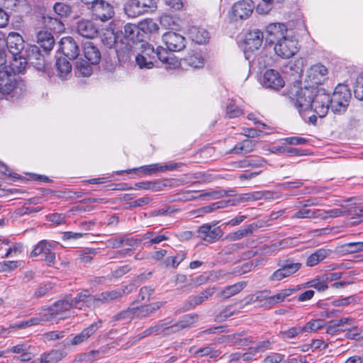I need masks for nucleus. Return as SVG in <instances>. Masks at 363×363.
<instances>
[{
	"label": "nucleus",
	"instance_id": "3c124183",
	"mask_svg": "<svg viewBox=\"0 0 363 363\" xmlns=\"http://www.w3.org/2000/svg\"><path fill=\"white\" fill-rule=\"evenodd\" d=\"M349 216L354 219L353 223H359L363 221V205L350 206Z\"/></svg>",
	"mask_w": 363,
	"mask_h": 363
},
{
	"label": "nucleus",
	"instance_id": "49530a36",
	"mask_svg": "<svg viewBox=\"0 0 363 363\" xmlns=\"http://www.w3.org/2000/svg\"><path fill=\"white\" fill-rule=\"evenodd\" d=\"M326 322L322 319H315L308 322L302 328L303 332H315L325 328Z\"/></svg>",
	"mask_w": 363,
	"mask_h": 363
},
{
	"label": "nucleus",
	"instance_id": "4be33fe9",
	"mask_svg": "<svg viewBox=\"0 0 363 363\" xmlns=\"http://www.w3.org/2000/svg\"><path fill=\"white\" fill-rule=\"evenodd\" d=\"M6 46L9 51L13 56H17L23 53V50L24 49V40L19 33L11 32L6 37Z\"/></svg>",
	"mask_w": 363,
	"mask_h": 363
},
{
	"label": "nucleus",
	"instance_id": "f03ea898",
	"mask_svg": "<svg viewBox=\"0 0 363 363\" xmlns=\"http://www.w3.org/2000/svg\"><path fill=\"white\" fill-rule=\"evenodd\" d=\"M315 87L314 85L301 87L300 83L296 82L288 88L287 95L300 114L302 111H309L315 94Z\"/></svg>",
	"mask_w": 363,
	"mask_h": 363
},
{
	"label": "nucleus",
	"instance_id": "cd10ccee",
	"mask_svg": "<svg viewBox=\"0 0 363 363\" xmlns=\"http://www.w3.org/2000/svg\"><path fill=\"white\" fill-rule=\"evenodd\" d=\"M169 51L168 49L167 50L161 46L155 49V55H157V65H158L159 62H161L164 65H169V67H175L178 65L177 59L172 54L169 53Z\"/></svg>",
	"mask_w": 363,
	"mask_h": 363
},
{
	"label": "nucleus",
	"instance_id": "7c9ffc66",
	"mask_svg": "<svg viewBox=\"0 0 363 363\" xmlns=\"http://www.w3.org/2000/svg\"><path fill=\"white\" fill-rule=\"evenodd\" d=\"M56 74L62 80L67 79L71 76L72 65L65 57L58 58L55 62Z\"/></svg>",
	"mask_w": 363,
	"mask_h": 363
},
{
	"label": "nucleus",
	"instance_id": "58836bf2",
	"mask_svg": "<svg viewBox=\"0 0 363 363\" xmlns=\"http://www.w3.org/2000/svg\"><path fill=\"white\" fill-rule=\"evenodd\" d=\"M184 64L194 68L202 67L204 65V59L199 52L189 53L182 59Z\"/></svg>",
	"mask_w": 363,
	"mask_h": 363
},
{
	"label": "nucleus",
	"instance_id": "f257e3e1",
	"mask_svg": "<svg viewBox=\"0 0 363 363\" xmlns=\"http://www.w3.org/2000/svg\"><path fill=\"white\" fill-rule=\"evenodd\" d=\"M26 91L25 82L16 74L0 69V95L6 99H18Z\"/></svg>",
	"mask_w": 363,
	"mask_h": 363
},
{
	"label": "nucleus",
	"instance_id": "7ed1b4c3",
	"mask_svg": "<svg viewBox=\"0 0 363 363\" xmlns=\"http://www.w3.org/2000/svg\"><path fill=\"white\" fill-rule=\"evenodd\" d=\"M83 53L84 59L76 62V69L83 77H89L93 72L92 66L99 63L101 55L99 49L92 42L84 44Z\"/></svg>",
	"mask_w": 363,
	"mask_h": 363
},
{
	"label": "nucleus",
	"instance_id": "6e6d98bb",
	"mask_svg": "<svg viewBox=\"0 0 363 363\" xmlns=\"http://www.w3.org/2000/svg\"><path fill=\"white\" fill-rule=\"evenodd\" d=\"M347 253H355L363 252V242H348L342 246Z\"/></svg>",
	"mask_w": 363,
	"mask_h": 363
},
{
	"label": "nucleus",
	"instance_id": "774afa93",
	"mask_svg": "<svg viewBox=\"0 0 363 363\" xmlns=\"http://www.w3.org/2000/svg\"><path fill=\"white\" fill-rule=\"evenodd\" d=\"M355 298H356L354 296H350L345 298H337L332 301V305L334 306H348L351 303L355 301Z\"/></svg>",
	"mask_w": 363,
	"mask_h": 363
},
{
	"label": "nucleus",
	"instance_id": "f3484780",
	"mask_svg": "<svg viewBox=\"0 0 363 363\" xmlns=\"http://www.w3.org/2000/svg\"><path fill=\"white\" fill-rule=\"evenodd\" d=\"M328 69L321 64L312 65L307 72V81L311 85L320 86L326 79Z\"/></svg>",
	"mask_w": 363,
	"mask_h": 363
},
{
	"label": "nucleus",
	"instance_id": "79ce46f5",
	"mask_svg": "<svg viewBox=\"0 0 363 363\" xmlns=\"http://www.w3.org/2000/svg\"><path fill=\"white\" fill-rule=\"evenodd\" d=\"M28 64V61L23 57V53L19 55V58H17L16 56H13V60L11 62L9 69H10L12 74L21 73L22 72L25 68L26 65Z\"/></svg>",
	"mask_w": 363,
	"mask_h": 363
},
{
	"label": "nucleus",
	"instance_id": "393cba45",
	"mask_svg": "<svg viewBox=\"0 0 363 363\" xmlns=\"http://www.w3.org/2000/svg\"><path fill=\"white\" fill-rule=\"evenodd\" d=\"M127 289L128 286H125L124 289H117L112 291H106L99 294L95 295L94 298H92L96 300V306H97L99 303H108L110 301L117 300L128 294V291H126Z\"/></svg>",
	"mask_w": 363,
	"mask_h": 363
},
{
	"label": "nucleus",
	"instance_id": "338daca9",
	"mask_svg": "<svg viewBox=\"0 0 363 363\" xmlns=\"http://www.w3.org/2000/svg\"><path fill=\"white\" fill-rule=\"evenodd\" d=\"M284 354L277 353V352H271L264 359V363H280L284 359Z\"/></svg>",
	"mask_w": 363,
	"mask_h": 363
},
{
	"label": "nucleus",
	"instance_id": "13d9d810",
	"mask_svg": "<svg viewBox=\"0 0 363 363\" xmlns=\"http://www.w3.org/2000/svg\"><path fill=\"white\" fill-rule=\"evenodd\" d=\"M42 210L41 207H31L23 206L15 211V213L18 216H23L25 215H29L34 213L39 212Z\"/></svg>",
	"mask_w": 363,
	"mask_h": 363
},
{
	"label": "nucleus",
	"instance_id": "39448f33",
	"mask_svg": "<svg viewBox=\"0 0 363 363\" xmlns=\"http://www.w3.org/2000/svg\"><path fill=\"white\" fill-rule=\"evenodd\" d=\"M23 57L36 69L49 73L50 64L48 61L46 56L42 53L38 46L35 45H27L25 50L23 52Z\"/></svg>",
	"mask_w": 363,
	"mask_h": 363
},
{
	"label": "nucleus",
	"instance_id": "4d7b16f0",
	"mask_svg": "<svg viewBox=\"0 0 363 363\" xmlns=\"http://www.w3.org/2000/svg\"><path fill=\"white\" fill-rule=\"evenodd\" d=\"M354 96L361 101H363V74H359L354 86Z\"/></svg>",
	"mask_w": 363,
	"mask_h": 363
},
{
	"label": "nucleus",
	"instance_id": "6ab92c4d",
	"mask_svg": "<svg viewBox=\"0 0 363 363\" xmlns=\"http://www.w3.org/2000/svg\"><path fill=\"white\" fill-rule=\"evenodd\" d=\"M180 164L178 163H170L165 165H160L159 164H151L149 165L141 166L138 168H133L132 169L127 170L126 172L130 173L132 172L139 171L145 175H151L157 172H163L167 170H174Z\"/></svg>",
	"mask_w": 363,
	"mask_h": 363
},
{
	"label": "nucleus",
	"instance_id": "423d86ee",
	"mask_svg": "<svg viewBox=\"0 0 363 363\" xmlns=\"http://www.w3.org/2000/svg\"><path fill=\"white\" fill-rule=\"evenodd\" d=\"M315 94L309 111H313L318 117H325L330 108V94L320 86H315Z\"/></svg>",
	"mask_w": 363,
	"mask_h": 363
},
{
	"label": "nucleus",
	"instance_id": "e433bc0d",
	"mask_svg": "<svg viewBox=\"0 0 363 363\" xmlns=\"http://www.w3.org/2000/svg\"><path fill=\"white\" fill-rule=\"evenodd\" d=\"M122 33L124 35L125 38L128 40L135 43L138 41H143L140 37V28L139 26L135 24L128 23L124 26L123 31Z\"/></svg>",
	"mask_w": 363,
	"mask_h": 363
},
{
	"label": "nucleus",
	"instance_id": "a19ab883",
	"mask_svg": "<svg viewBox=\"0 0 363 363\" xmlns=\"http://www.w3.org/2000/svg\"><path fill=\"white\" fill-rule=\"evenodd\" d=\"M303 287H313L317 291L321 292L328 289V285L324 278V276H318L314 279L303 284Z\"/></svg>",
	"mask_w": 363,
	"mask_h": 363
},
{
	"label": "nucleus",
	"instance_id": "aec40b11",
	"mask_svg": "<svg viewBox=\"0 0 363 363\" xmlns=\"http://www.w3.org/2000/svg\"><path fill=\"white\" fill-rule=\"evenodd\" d=\"M101 325L102 320L100 319L91 323L89 326L83 329L80 333L75 335L70 340V345L76 346L86 342L95 334L98 329L101 327Z\"/></svg>",
	"mask_w": 363,
	"mask_h": 363
},
{
	"label": "nucleus",
	"instance_id": "37998d69",
	"mask_svg": "<svg viewBox=\"0 0 363 363\" xmlns=\"http://www.w3.org/2000/svg\"><path fill=\"white\" fill-rule=\"evenodd\" d=\"M52 244L48 242L45 240H41L38 242V244L35 247V248L30 252L31 257H37L39 255L45 256L48 252H49L50 250L52 247Z\"/></svg>",
	"mask_w": 363,
	"mask_h": 363
},
{
	"label": "nucleus",
	"instance_id": "052dcab7",
	"mask_svg": "<svg viewBox=\"0 0 363 363\" xmlns=\"http://www.w3.org/2000/svg\"><path fill=\"white\" fill-rule=\"evenodd\" d=\"M325 327L326 328L325 333L327 334L335 335L338 334L339 333L344 331L343 329L339 327V325L337 324L335 320H330L328 323H326Z\"/></svg>",
	"mask_w": 363,
	"mask_h": 363
},
{
	"label": "nucleus",
	"instance_id": "e2e57ef3",
	"mask_svg": "<svg viewBox=\"0 0 363 363\" xmlns=\"http://www.w3.org/2000/svg\"><path fill=\"white\" fill-rule=\"evenodd\" d=\"M208 279V277L206 276L205 274H201L194 278L191 279L189 281L187 285L191 286L192 287H197L207 283Z\"/></svg>",
	"mask_w": 363,
	"mask_h": 363
},
{
	"label": "nucleus",
	"instance_id": "bb28decb",
	"mask_svg": "<svg viewBox=\"0 0 363 363\" xmlns=\"http://www.w3.org/2000/svg\"><path fill=\"white\" fill-rule=\"evenodd\" d=\"M36 38L38 44L43 49L45 54L48 56L55 45L53 35L47 30H40L38 33Z\"/></svg>",
	"mask_w": 363,
	"mask_h": 363
},
{
	"label": "nucleus",
	"instance_id": "b1692460",
	"mask_svg": "<svg viewBox=\"0 0 363 363\" xmlns=\"http://www.w3.org/2000/svg\"><path fill=\"white\" fill-rule=\"evenodd\" d=\"M254 8V2L252 0H242L234 4L233 13L236 18L245 19L252 14Z\"/></svg>",
	"mask_w": 363,
	"mask_h": 363
},
{
	"label": "nucleus",
	"instance_id": "1a4fd4ad",
	"mask_svg": "<svg viewBox=\"0 0 363 363\" xmlns=\"http://www.w3.org/2000/svg\"><path fill=\"white\" fill-rule=\"evenodd\" d=\"M156 56L154 47L146 42H143L141 51L135 57V62L140 69H152L159 67L157 65Z\"/></svg>",
	"mask_w": 363,
	"mask_h": 363
},
{
	"label": "nucleus",
	"instance_id": "c03bdc74",
	"mask_svg": "<svg viewBox=\"0 0 363 363\" xmlns=\"http://www.w3.org/2000/svg\"><path fill=\"white\" fill-rule=\"evenodd\" d=\"M320 210L312 211L311 209L303 208L299 209L294 215L291 216L292 218H319Z\"/></svg>",
	"mask_w": 363,
	"mask_h": 363
},
{
	"label": "nucleus",
	"instance_id": "a18cd8bd",
	"mask_svg": "<svg viewBox=\"0 0 363 363\" xmlns=\"http://www.w3.org/2000/svg\"><path fill=\"white\" fill-rule=\"evenodd\" d=\"M225 113L229 118H234L242 116L243 110L235 104L234 100L230 99L226 105Z\"/></svg>",
	"mask_w": 363,
	"mask_h": 363
},
{
	"label": "nucleus",
	"instance_id": "c756f323",
	"mask_svg": "<svg viewBox=\"0 0 363 363\" xmlns=\"http://www.w3.org/2000/svg\"><path fill=\"white\" fill-rule=\"evenodd\" d=\"M257 142L256 140L245 139L241 142L238 143L232 149L228 152L230 154L240 155L241 153H250L252 152Z\"/></svg>",
	"mask_w": 363,
	"mask_h": 363
},
{
	"label": "nucleus",
	"instance_id": "0e129e2a",
	"mask_svg": "<svg viewBox=\"0 0 363 363\" xmlns=\"http://www.w3.org/2000/svg\"><path fill=\"white\" fill-rule=\"evenodd\" d=\"M133 309H135V317L140 318H145L152 313L148 305L141 307H133Z\"/></svg>",
	"mask_w": 363,
	"mask_h": 363
},
{
	"label": "nucleus",
	"instance_id": "bf43d9fd",
	"mask_svg": "<svg viewBox=\"0 0 363 363\" xmlns=\"http://www.w3.org/2000/svg\"><path fill=\"white\" fill-rule=\"evenodd\" d=\"M135 311L133 308H128V309L123 311L113 317V320H121L125 319H133L135 317Z\"/></svg>",
	"mask_w": 363,
	"mask_h": 363
},
{
	"label": "nucleus",
	"instance_id": "20e7f679",
	"mask_svg": "<svg viewBox=\"0 0 363 363\" xmlns=\"http://www.w3.org/2000/svg\"><path fill=\"white\" fill-rule=\"evenodd\" d=\"M351 91L347 85L338 84L333 95H330V108L335 113L341 114L347 111L351 99Z\"/></svg>",
	"mask_w": 363,
	"mask_h": 363
},
{
	"label": "nucleus",
	"instance_id": "5701e85b",
	"mask_svg": "<svg viewBox=\"0 0 363 363\" xmlns=\"http://www.w3.org/2000/svg\"><path fill=\"white\" fill-rule=\"evenodd\" d=\"M263 85L267 88L278 90L284 86V81L279 72L270 69L264 74Z\"/></svg>",
	"mask_w": 363,
	"mask_h": 363
},
{
	"label": "nucleus",
	"instance_id": "09e8293b",
	"mask_svg": "<svg viewBox=\"0 0 363 363\" xmlns=\"http://www.w3.org/2000/svg\"><path fill=\"white\" fill-rule=\"evenodd\" d=\"M53 9L58 16L60 17H68L72 12V7L62 2H57L53 6Z\"/></svg>",
	"mask_w": 363,
	"mask_h": 363
},
{
	"label": "nucleus",
	"instance_id": "8fccbe9b",
	"mask_svg": "<svg viewBox=\"0 0 363 363\" xmlns=\"http://www.w3.org/2000/svg\"><path fill=\"white\" fill-rule=\"evenodd\" d=\"M164 327V324H157L152 327H150L145 330L143 332L138 334L133 337L134 342L140 341V340L150 336L152 334H157Z\"/></svg>",
	"mask_w": 363,
	"mask_h": 363
},
{
	"label": "nucleus",
	"instance_id": "f704fd0d",
	"mask_svg": "<svg viewBox=\"0 0 363 363\" xmlns=\"http://www.w3.org/2000/svg\"><path fill=\"white\" fill-rule=\"evenodd\" d=\"M332 251L328 249L320 248L309 255L306 260L308 267H314L328 257Z\"/></svg>",
	"mask_w": 363,
	"mask_h": 363
},
{
	"label": "nucleus",
	"instance_id": "de8ad7c7",
	"mask_svg": "<svg viewBox=\"0 0 363 363\" xmlns=\"http://www.w3.org/2000/svg\"><path fill=\"white\" fill-rule=\"evenodd\" d=\"M62 358V353L58 350H52L48 353H44L40 357V363H57Z\"/></svg>",
	"mask_w": 363,
	"mask_h": 363
},
{
	"label": "nucleus",
	"instance_id": "2eb2a0df",
	"mask_svg": "<svg viewBox=\"0 0 363 363\" xmlns=\"http://www.w3.org/2000/svg\"><path fill=\"white\" fill-rule=\"evenodd\" d=\"M216 291V287H208L196 296H190L183 303L182 308L189 311L211 298Z\"/></svg>",
	"mask_w": 363,
	"mask_h": 363
},
{
	"label": "nucleus",
	"instance_id": "4c0bfd02",
	"mask_svg": "<svg viewBox=\"0 0 363 363\" xmlns=\"http://www.w3.org/2000/svg\"><path fill=\"white\" fill-rule=\"evenodd\" d=\"M247 285L245 281L238 282L224 287L218 294L222 298H228L240 292Z\"/></svg>",
	"mask_w": 363,
	"mask_h": 363
},
{
	"label": "nucleus",
	"instance_id": "9d476101",
	"mask_svg": "<svg viewBox=\"0 0 363 363\" xmlns=\"http://www.w3.org/2000/svg\"><path fill=\"white\" fill-rule=\"evenodd\" d=\"M274 49L278 56L288 59L298 52V41L294 37L286 35L274 43Z\"/></svg>",
	"mask_w": 363,
	"mask_h": 363
},
{
	"label": "nucleus",
	"instance_id": "f8f14e48",
	"mask_svg": "<svg viewBox=\"0 0 363 363\" xmlns=\"http://www.w3.org/2000/svg\"><path fill=\"white\" fill-rule=\"evenodd\" d=\"M162 41L170 52H179L186 48V39L182 35L168 31L162 35Z\"/></svg>",
	"mask_w": 363,
	"mask_h": 363
},
{
	"label": "nucleus",
	"instance_id": "2f4dec72",
	"mask_svg": "<svg viewBox=\"0 0 363 363\" xmlns=\"http://www.w3.org/2000/svg\"><path fill=\"white\" fill-rule=\"evenodd\" d=\"M189 34L191 40L198 44L206 43L209 38L208 32L200 27H191L189 30Z\"/></svg>",
	"mask_w": 363,
	"mask_h": 363
},
{
	"label": "nucleus",
	"instance_id": "dca6fc26",
	"mask_svg": "<svg viewBox=\"0 0 363 363\" xmlns=\"http://www.w3.org/2000/svg\"><path fill=\"white\" fill-rule=\"evenodd\" d=\"M60 49L64 55L69 60L76 59L79 55V47L71 36L62 38L60 41Z\"/></svg>",
	"mask_w": 363,
	"mask_h": 363
},
{
	"label": "nucleus",
	"instance_id": "5fc2aeb1",
	"mask_svg": "<svg viewBox=\"0 0 363 363\" xmlns=\"http://www.w3.org/2000/svg\"><path fill=\"white\" fill-rule=\"evenodd\" d=\"M140 28V30L143 32L152 33L155 30H158V26L156 23L153 21L152 19H145L143 21L140 22L138 25Z\"/></svg>",
	"mask_w": 363,
	"mask_h": 363
},
{
	"label": "nucleus",
	"instance_id": "a211bd4d",
	"mask_svg": "<svg viewBox=\"0 0 363 363\" xmlns=\"http://www.w3.org/2000/svg\"><path fill=\"white\" fill-rule=\"evenodd\" d=\"M72 302L69 301L68 297L58 300L50 306L48 308L45 309L47 317L49 320L55 319L58 315H60L72 308Z\"/></svg>",
	"mask_w": 363,
	"mask_h": 363
},
{
	"label": "nucleus",
	"instance_id": "9b49d317",
	"mask_svg": "<svg viewBox=\"0 0 363 363\" xmlns=\"http://www.w3.org/2000/svg\"><path fill=\"white\" fill-rule=\"evenodd\" d=\"M216 224L205 223L197 230L198 238L208 242L213 243L218 240L223 235V230Z\"/></svg>",
	"mask_w": 363,
	"mask_h": 363
},
{
	"label": "nucleus",
	"instance_id": "72a5a7b5",
	"mask_svg": "<svg viewBox=\"0 0 363 363\" xmlns=\"http://www.w3.org/2000/svg\"><path fill=\"white\" fill-rule=\"evenodd\" d=\"M350 206H341L339 208H333L330 210H320L319 218L328 219L329 218H337L340 216H349Z\"/></svg>",
	"mask_w": 363,
	"mask_h": 363
},
{
	"label": "nucleus",
	"instance_id": "ea45409f",
	"mask_svg": "<svg viewBox=\"0 0 363 363\" xmlns=\"http://www.w3.org/2000/svg\"><path fill=\"white\" fill-rule=\"evenodd\" d=\"M54 287L55 284L51 281H46L42 283L39 284L38 287L35 289L33 294V298H40L50 294H52Z\"/></svg>",
	"mask_w": 363,
	"mask_h": 363
},
{
	"label": "nucleus",
	"instance_id": "473e14b6",
	"mask_svg": "<svg viewBox=\"0 0 363 363\" xmlns=\"http://www.w3.org/2000/svg\"><path fill=\"white\" fill-rule=\"evenodd\" d=\"M258 225L255 223H251L242 228H240L235 232L230 233L226 236V239L235 241L242 238L251 235L253 232L257 228Z\"/></svg>",
	"mask_w": 363,
	"mask_h": 363
},
{
	"label": "nucleus",
	"instance_id": "69168bd1",
	"mask_svg": "<svg viewBox=\"0 0 363 363\" xmlns=\"http://www.w3.org/2000/svg\"><path fill=\"white\" fill-rule=\"evenodd\" d=\"M33 350V347L31 345L26 342L12 346L9 349V351L13 353L21 354L24 352H26L27 350Z\"/></svg>",
	"mask_w": 363,
	"mask_h": 363
},
{
	"label": "nucleus",
	"instance_id": "ddd939ff",
	"mask_svg": "<svg viewBox=\"0 0 363 363\" xmlns=\"http://www.w3.org/2000/svg\"><path fill=\"white\" fill-rule=\"evenodd\" d=\"M92 15L103 22H106L114 16L113 6L104 0H99L91 9Z\"/></svg>",
	"mask_w": 363,
	"mask_h": 363
},
{
	"label": "nucleus",
	"instance_id": "c85d7f7f",
	"mask_svg": "<svg viewBox=\"0 0 363 363\" xmlns=\"http://www.w3.org/2000/svg\"><path fill=\"white\" fill-rule=\"evenodd\" d=\"M263 33L258 30H254L249 32L245 38V44L247 48L250 50H258L263 41Z\"/></svg>",
	"mask_w": 363,
	"mask_h": 363
},
{
	"label": "nucleus",
	"instance_id": "864d4df0",
	"mask_svg": "<svg viewBox=\"0 0 363 363\" xmlns=\"http://www.w3.org/2000/svg\"><path fill=\"white\" fill-rule=\"evenodd\" d=\"M303 332V330L302 328L292 327L289 330L280 331L278 336L281 339L286 340L288 339H291L296 337L298 334H301Z\"/></svg>",
	"mask_w": 363,
	"mask_h": 363
},
{
	"label": "nucleus",
	"instance_id": "680f3d73",
	"mask_svg": "<svg viewBox=\"0 0 363 363\" xmlns=\"http://www.w3.org/2000/svg\"><path fill=\"white\" fill-rule=\"evenodd\" d=\"M186 257V253L184 251L178 252L175 256L167 257V262H171L172 266L177 268L178 265ZM169 263H167L168 264Z\"/></svg>",
	"mask_w": 363,
	"mask_h": 363
},
{
	"label": "nucleus",
	"instance_id": "0eeeda50",
	"mask_svg": "<svg viewBox=\"0 0 363 363\" xmlns=\"http://www.w3.org/2000/svg\"><path fill=\"white\" fill-rule=\"evenodd\" d=\"M277 264L279 268L274 271L269 277L272 281H278L289 277L302 267V263L296 261L293 257L279 260Z\"/></svg>",
	"mask_w": 363,
	"mask_h": 363
},
{
	"label": "nucleus",
	"instance_id": "603ef678",
	"mask_svg": "<svg viewBox=\"0 0 363 363\" xmlns=\"http://www.w3.org/2000/svg\"><path fill=\"white\" fill-rule=\"evenodd\" d=\"M96 250L94 248L86 249L82 251L78 258L79 262L85 266L90 264L93 260L92 255H96Z\"/></svg>",
	"mask_w": 363,
	"mask_h": 363
},
{
	"label": "nucleus",
	"instance_id": "6e6552de",
	"mask_svg": "<svg viewBox=\"0 0 363 363\" xmlns=\"http://www.w3.org/2000/svg\"><path fill=\"white\" fill-rule=\"evenodd\" d=\"M157 8L155 0H128L124 6L125 13L131 18H135Z\"/></svg>",
	"mask_w": 363,
	"mask_h": 363
},
{
	"label": "nucleus",
	"instance_id": "c9c22d12",
	"mask_svg": "<svg viewBox=\"0 0 363 363\" xmlns=\"http://www.w3.org/2000/svg\"><path fill=\"white\" fill-rule=\"evenodd\" d=\"M67 297L69 301L72 302V308L74 307L81 308L79 304L82 302L86 303V305L93 304L96 306V300L91 298H94V296H91L87 291L77 294L74 298H72L71 296Z\"/></svg>",
	"mask_w": 363,
	"mask_h": 363
},
{
	"label": "nucleus",
	"instance_id": "a878e982",
	"mask_svg": "<svg viewBox=\"0 0 363 363\" xmlns=\"http://www.w3.org/2000/svg\"><path fill=\"white\" fill-rule=\"evenodd\" d=\"M77 33L86 38H94L98 35V28L91 21L81 20L76 27Z\"/></svg>",
	"mask_w": 363,
	"mask_h": 363
},
{
	"label": "nucleus",
	"instance_id": "412c9836",
	"mask_svg": "<svg viewBox=\"0 0 363 363\" xmlns=\"http://www.w3.org/2000/svg\"><path fill=\"white\" fill-rule=\"evenodd\" d=\"M199 320V315L196 313H189L182 316V318L174 325L167 327L162 330L165 335L179 331L194 325Z\"/></svg>",
	"mask_w": 363,
	"mask_h": 363
},
{
	"label": "nucleus",
	"instance_id": "4468645a",
	"mask_svg": "<svg viewBox=\"0 0 363 363\" xmlns=\"http://www.w3.org/2000/svg\"><path fill=\"white\" fill-rule=\"evenodd\" d=\"M266 40L269 43L274 44L287 35L286 26L280 23H273L266 27Z\"/></svg>",
	"mask_w": 363,
	"mask_h": 363
}]
</instances>
